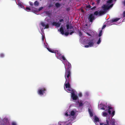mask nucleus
<instances>
[{
	"instance_id": "7ed1b4c3",
	"label": "nucleus",
	"mask_w": 125,
	"mask_h": 125,
	"mask_svg": "<svg viewBox=\"0 0 125 125\" xmlns=\"http://www.w3.org/2000/svg\"><path fill=\"white\" fill-rule=\"evenodd\" d=\"M65 78L66 80L64 86L66 88H69L71 87L69 82L71 80V76H65Z\"/></svg>"
},
{
	"instance_id": "423d86ee",
	"label": "nucleus",
	"mask_w": 125,
	"mask_h": 125,
	"mask_svg": "<svg viewBox=\"0 0 125 125\" xmlns=\"http://www.w3.org/2000/svg\"><path fill=\"white\" fill-rule=\"evenodd\" d=\"M88 19L90 22H92L95 19V17L92 14H91L88 16Z\"/></svg>"
},
{
	"instance_id": "393cba45",
	"label": "nucleus",
	"mask_w": 125,
	"mask_h": 125,
	"mask_svg": "<svg viewBox=\"0 0 125 125\" xmlns=\"http://www.w3.org/2000/svg\"><path fill=\"white\" fill-rule=\"evenodd\" d=\"M94 14L96 15H99V12H98V11H96L94 12Z\"/></svg>"
},
{
	"instance_id": "864d4df0",
	"label": "nucleus",
	"mask_w": 125,
	"mask_h": 125,
	"mask_svg": "<svg viewBox=\"0 0 125 125\" xmlns=\"http://www.w3.org/2000/svg\"><path fill=\"white\" fill-rule=\"evenodd\" d=\"M95 8H96V7H95V6H94V7H93V8L91 9H92V10H93V9H95Z\"/></svg>"
},
{
	"instance_id": "c9c22d12",
	"label": "nucleus",
	"mask_w": 125,
	"mask_h": 125,
	"mask_svg": "<svg viewBox=\"0 0 125 125\" xmlns=\"http://www.w3.org/2000/svg\"><path fill=\"white\" fill-rule=\"evenodd\" d=\"M53 6V5L52 4H50L48 5V7L49 8H50L51 7H52Z\"/></svg>"
},
{
	"instance_id": "5701e85b",
	"label": "nucleus",
	"mask_w": 125,
	"mask_h": 125,
	"mask_svg": "<svg viewBox=\"0 0 125 125\" xmlns=\"http://www.w3.org/2000/svg\"><path fill=\"white\" fill-rule=\"evenodd\" d=\"M115 122L114 120H112L110 124L112 125H115Z\"/></svg>"
},
{
	"instance_id": "f3484780",
	"label": "nucleus",
	"mask_w": 125,
	"mask_h": 125,
	"mask_svg": "<svg viewBox=\"0 0 125 125\" xmlns=\"http://www.w3.org/2000/svg\"><path fill=\"white\" fill-rule=\"evenodd\" d=\"M105 11L103 10H100L99 12V15H101L105 13Z\"/></svg>"
},
{
	"instance_id": "9b49d317",
	"label": "nucleus",
	"mask_w": 125,
	"mask_h": 125,
	"mask_svg": "<svg viewBox=\"0 0 125 125\" xmlns=\"http://www.w3.org/2000/svg\"><path fill=\"white\" fill-rule=\"evenodd\" d=\"M88 44L90 47L93 46L94 45V43L93 42V40H91L88 43Z\"/></svg>"
},
{
	"instance_id": "052dcab7",
	"label": "nucleus",
	"mask_w": 125,
	"mask_h": 125,
	"mask_svg": "<svg viewBox=\"0 0 125 125\" xmlns=\"http://www.w3.org/2000/svg\"><path fill=\"white\" fill-rule=\"evenodd\" d=\"M124 1H125V0Z\"/></svg>"
},
{
	"instance_id": "412c9836",
	"label": "nucleus",
	"mask_w": 125,
	"mask_h": 125,
	"mask_svg": "<svg viewBox=\"0 0 125 125\" xmlns=\"http://www.w3.org/2000/svg\"><path fill=\"white\" fill-rule=\"evenodd\" d=\"M55 5L56 7L58 8L61 5L60 3H56L55 4Z\"/></svg>"
},
{
	"instance_id": "a211bd4d",
	"label": "nucleus",
	"mask_w": 125,
	"mask_h": 125,
	"mask_svg": "<svg viewBox=\"0 0 125 125\" xmlns=\"http://www.w3.org/2000/svg\"><path fill=\"white\" fill-rule=\"evenodd\" d=\"M34 5L36 6H38L39 5V2L37 1H35L34 3Z\"/></svg>"
},
{
	"instance_id": "aec40b11",
	"label": "nucleus",
	"mask_w": 125,
	"mask_h": 125,
	"mask_svg": "<svg viewBox=\"0 0 125 125\" xmlns=\"http://www.w3.org/2000/svg\"><path fill=\"white\" fill-rule=\"evenodd\" d=\"M47 49L48 50V51L49 52H51L53 53H56V52H55V51H53V50H52L51 49H50L49 48H47Z\"/></svg>"
},
{
	"instance_id": "de8ad7c7",
	"label": "nucleus",
	"mask_w": 125,
	"mask_h": 125,
	"mask_svg": "<svg viewBox=\"0 0 125 125\" xmlns=\"http://www.w3.org/2000/svg\"><path fill=\"white\" fill-rule=\"evenodd\" d=\"M113 5V4H112L111 5H110L109 6H108V7H110V8L111 7H112Z\"/></svg>"
},
{
	"instance_id": "a18cd8bd",
	"label": "nucleus",
	"mask_w": 125,
	"mask_h": 125,
	"mask_svg": "<svg viewBox=\"0 0 125 125\" xmlns=\"http://www.w3.org/2000/svg\"><path fill=\"white\" fill-rule=\"evenodd\" d=\"M89 46V45H85L84 46V47L85 48H88Z\"/></svg>"
},
{
	"instance_id": "f257e3e1",
	"label": "nucleus",
	"mask_w": 125,
	"mask_h": 125,
	"mask_svg": "<svg viewBox=\"0 0 125 125\" xmlns=\"http://www.w3.org/2000/svg\"><path fill=\"white\" fill-rule=\"evenodd\" d=\"M67 28V30H69V29H72V31L70 33L68 32H66L65 33H64L63 29V27L61 26L59 30V31L61 32V33L62 35L64 34L65 35L67 36H68L69 34L70 35H72L73 33H74V29L73 27L72 26H69V25L68 24H67L66 25Z\"/></svg>"
},
{
	"instance_id": "72a5a7b5",
	"label": "nucleus",
	"mask_w": 125,
	"mask_h": 125,
	"mask_svg": "<svg viewBox=\"0 0 125 125\" xmlns=\"http://www.w3.org/2000/svg\"><path fill=\"white\" fill-rule=\"evenodd\" d=\"M62 59L63 60H66V58L64 57V56H62Z\"/></svg>"
},
{
	"instance_id": "4be33fe9",
	"label": "nucleus",
	"mask_w": 125,
	"mask_h": 125,
	"mask_svg": "<svg viewBox=\"0 0 125 125\" xmlns=\"http://www.w3.org/2000/svg\"><path fill=\"white\" fill-rule=\"evenodd\" d=\"M79 35L80 37H81L83 35V33L80 31H78Z\"/></svg>"
},
{
	"instance_id": "b1692460",
	"label": "nucleus",
	"mask_w": 125,
	"mask_h": 125,
	"mask_svg": "<svg viewBox=\"0 0 125 125\" xmlns=\"http://www.w3.org/2000/svg\"><path fill=\"white\" fill-rule=\"evenodd\" d=\"M102 31H103L102 30H101L100 31V32L99 33V34L98 35L99 37H100L102 36Z\"/></svg>"
},
{
	"instance_id": "58836bf2",
	"label": "nucleus",
	"mask_w": 125,
	"mask_h": 125,
	"mask_svg": "<svg viewBox=\"0 0 125 125\" xmlns=\"http://www.w3.org/2000/svg\"><path fill=\"white\" fill-rule=\"evenodd\" d=\"M26 9L27 10H31V9H30V8L28 7H26Z\"/></svg>"
},
{
	"instance_id": "cd10ccee",
	"label": "nucleus",
	"mask_w": 125,
	"mask_h": 125,
	"mask_svg": "<svg viewBox=\"0 0 125 125\" xmlns=\"http://www.w3.org/2000/svg\"><path fill=\"white\" fill-rule=\"evenodd\" d=\"M29 3L30 4V5L32 6V8L33 9V8L32 7V6L33 5V4L32 3V2L31 1H29Z\"/></svg>"
},
{
	"instance_id": "13d9d810",
	"label": "nucleus",
	"mask_w": 125,
	"mask_h": 125,
	"mask_svg": "<svg viewBox=\"0 0 125 125\" xmlns=\"http://www.w3.org/2000/svg\"><path fill=\"white\" fill-rule=\"evenodd\" d=\"M64 89H65V88L64 86Z\"/></svg>"
},
{
	"instance_id": "20e7f679",
	"label": "nucleus",
	"mask_w": 125,
	"mask_h": 125,
	"mask_svg": "<svg viewBox=\"0 0 125 125\" xmlns=\"http://www.w3.org/2000/svg\"><path fill=\"white\" fill-rule=\"evenodd\" d=\"M46 91V89L45 88H40L38 90L37 93L39 94L42 95L45 93V92Z\"/></svg>"
},
{
	"instance_id": "dca6fc26",
	"label": "nucleus",
	"mask_w": 125,
	"mask_h": 125,
	"mask_svg": "<svg viewBox=\"0 0 125 125\" xmlns=\"http://www.w3.org/2000/svg\"><path fill=\"white\" fill-rule=\"evenodd\" d=\"M67 91L68 92H74L73 91V90L71 87L70 88H68L67 89Z\"/></svg>"
},
{
	"instance_id": "ddd939ff",
	"label": "nucleus",
	"mask_w": 125,
	"mask_h": 125,
	"mask_svg": "<svg viewBox=\"0 0 125 125\" xmlns=\"http://www.w3.org/2000/svg\"><path fill=\"white\" fill-rule=\"evenodd\" d=\"M75 114V112L73 111H72L71 112L70 114L69 115L70 117L71 116H74Z\"/></svg>"
},
{
	"instance_id": "c756f323",
	"label": "nucleus",
	"mask_w": 125,
	"mask_h": 125,
	"mask_svg": "<svg viewBox=\"0 0 125 125\" xmlns=\"http://www.w3.org/2000/svg\"><path fill=\"white\" fill-rule=\"evenodd\" d=\"M32 11L34 13L36 12L37 11V10L36 9H35V10L32 9Z\"/></svg>"
},
{
	"instance_id": "37998d69",
	"label": "nucleus",
	"mask_w": 125,
	"mask_h": 125,
	"mask_svg": "<svg viewBox=\"0 0 125 125\" xmlns=\"http://www.w3.org/2000/svg\"><path fill=\"white\" fill-rule=\"evenodd\" d=\"M123 17L124 18L125 16V11H124L123 12Z\"/></svg>"
},
{
	"instance_id": "6ab92c4d",
	"label": "nucleus",
	"mask_w": 125,
	"mask_h": 125,
	"mask_svg": "<svg viewBox=\"0 0 125 125\" xmlns=\"http://www.w3.org/2000/svg\"><path fill=\"white\" fill-rule=\"evenodd\" d=\"M89 113V114L90 116L91 117H92L93 116V113L89 109H88Z\"/></svg>"
},
{
	"instance_id": "5fc2aeb1",
	"label": "nucleus",
	"mask_w": 125,
	"mask_h": 125,
	"mask_svg": "<svg viewBox=\"0 0 125 125\" xmlns=\"http://www.w3.org/2000/svg\"><path fill=\"white\" fill-rule=\"evenodd\" d=\"M2 125H6L5 124H2Z\"/></svg>"
},
{
	"instance_id": "a878e982",
	"label": "nucleus",
	"mask_w": 125,
	"mask_h": 125,
	"mask_svg": "<svg viewBox=\"0 0 125 125\" xmlns=\"http://www.w3.org/2000/svg\"><path fill=\"white\" fill-rule=\"evenodd\" d=\"M101 42V38H99V40H98V41L97 42V44H99Z\"/></svg>"
},
{
	"instance_id": "6e6d98bb",
	"label": "nucleus",
	"mask_w": 125,
	"mask_h": 125,
	"mask_svg": "<svg viewBox=\"0 0 125 125\" xmlns=\"http://www.w3.org/2000/svg\"><path fill=\"white\" fill-rule=\"evenodd\" d=\"M124 5H125V1H124Z\"/></svg>"
},
{
	"instance_id": "bf43d9fd",
	"label": "nucleus",
	"mask_w": 125,
	"mask_h": 125,
	"mask_svg": "<svg viewBox=\"0 0 125 125\" xmlns=\"http://www.w3.org/2000/svg\"><path fill=\"white\" fill-rule=\"evenodd\" d=\"M82 11H83V10H82Z\"/></svg>"
},
{
	"instance_id": "c03bdc74",
	"label": "nucleus",
	"mask_w": 125,
	"mask_h": 125,
	"mask_svg": "<svg viewBox=\"0 0 125 125\" xmlns=\"http://www.w3.org/2000/svg\"><path fill=\"white\" fill-rule=\"evenodd\" d=\"M100 0H97L96 2H97V3L98 4L99 3L100 1Z\"/></svg>"
},
{
	"instance_id": "c85d7f7f",
	"label": "nucleus",
	"mask_w": 125,
	"mask_h": 125,
	"mask_svg": "<svg viewBox=\"0 0 125 125\" xmlns=\"http://www.w3.org/2000/svg\"><path fill=\"white\" fill-rule=\"evenodd\" d=\"M79 105L80 106H81L83 105V104L81 102H79Z\"/></svg>"
},
{
	"instance_id": "f8f14e48",
	"label": "nucleus",
	"mask_w": 125,
	"mask_h": 125,
	"mask_svg": "<svg viewBox=\"0 0 125 125\" xmlns=\"http://www.w3.org/2000/svg\"><path fill=\"white\" fill-rule=\"evenodd\" d=\"M56 55H57V57L58 59H62V55L60 53L57 52L56 54Z\"/></svg>"
},
{
	"instance_id": "4d7b16f0",
	"label": "nucleus",
	"mask_w": 125,
	"mask_h": 125,
	"mask_svg": "<svg viewBox=\"0 0 125 125\" xmlns=\"http://www.w3.org/2000/svg\"><path fill=\"white\" fill-rule=\"evenodd\" d=\"M21 5H22L21 4H20V6H21Z\"/></svg>"
},
{
	"instance_id": "f03ea898",
	"label": "nucleus",
	"mask_w": 125,
	"mask_h": 125,
	"mask_svg": "<svg viewBox=\"0 0 125 125\" xmlns=\"http://www.w3.org/2000/svg\"><path fill=\"white\" fill-rule=\"evenodd\" d=\"M66 65L67 66L66 68L65 66V72L64 76H71V64L69 62H68L66 63Z\"/></svg>"
},
{
	"instance_id": "6e6552de",
	"label": "nucleus",
	"mask_w": 125,
	"mask_h": 125,
	"mask_svg": "<svg viewBox=\"0 0 125 125\" xmlns=\"http://www.w3.org/2000/svg\"><path fill=\"white\" fill-rule=\"evenodd\" d=\"M102 8L104 10L105 12L107 10L110 9V7L105 5H104L102 6Z\"/></svg>"
},
{
	"instance_id": "1a4fd4ad",
	"label": "nucleus",
	"mask_w": 125,
	"mask_h": 125,
	"mask_svg": "<svg viewBox=\"0 0 125 125\" xmlns=\"http://www.w3.org/2000/svg\"><path fill=\"white\" fill-rule=\"evenodd\" d=\"M41 24L42 26L43 27H45L44 29H48L49 28V25L48 24H47L46 25H45L44 22H42L41 23Z\"/></svg>"
},
{
	"instance_id": "f704fd0d",
	"label": "nucleus",
	"mask_w": 125,
	"mask_h": 125,
	"mask_svg": "<svg viewBox=\"0 0 125 125\" xmlns=\"http://www.w3.org/2000/svg\"><path fill=\"white\" fill-rule=\"evenodd\" d=\"M78 96L79 97H82V93H80L78 94Z\"/></svg>"
},
{
	"instance_id": "603ef678",
	"label": "nucleus",
	"mask_w": 125,
	"mask_h": 125,
	"mask_svg": "<svg viewBox=\"0 0 125 125\" xmlns=\"http://www.w3.org/2000/svg\"><path fill=\"white\" fill-rule=\"evenodd\" d=\"M44 39V36L43 35H42V40H43Z\"/></svg>"
},
{
	"instance_id": "79ce46f5",
	"label": "nucleus",
	"mask_w": 125,
	"mask_h": 125,
	"mask_svg": "<svg viewBox=\"0 0 125 125\" xmlns=\"http://www.w3.org/2000/svg\"><path fill=\"white\" fill-rule=\"evenodd\" d=\"M12 125H16V124L15 122H13L12 123Z\"/></svg>"
},
{
	"instance_id": "2f4dec72",
	"label": "nucleus",
	"mask_w": 125,
	"mask_h": 125,
	"mask_svg": "<svg viewBox=\"0 0 125 125\" xmlns=\"http://www.w3.org/2000/svg\"><path fill=\"white\" fill-rule=\"evenodd\" d=\"M113 0H108L107 1V3H111L112 2V1Z\"/></svg>"
},
{
	"instance_id": "9d476101",
	"label": "nucleus",
	"mask_w": 125,
	"mask_h": 125,
	"mask_svg": "<svg viewBox=\"0 0 125 125\" xmlns=\"http://www.w3.org/2000/svg\"><path fill=\"white\" fill-rule=\"evenodd\" d=\"M61 25V23L59 22L57 23L56 22H53L52 23V25L55 26L57 27H59Z\"/></svg>"
},
{
	"instance_id": "7c9ffc66",
	"label": "nucleus",
	"mask_w": 125,
	"mask_h": 125,
	"mask_svg": "<svg viewBox=\"0 0 125 125\" xmlns=\"http://www.w3.org/2000/svg\"><path fill=\"white\" fill-rule=\"evenodd\" d=\"M4 55L3 53H1L0 54V57H1L3 58V57H4Z\"/></svg>"
},
{
	"instance_id": "473e14b6",
	"label": "nucleus",
	"mask_w": 125,
	"mask_h": 125,
	"mask_svg": "<svg viewBox=\"0 0 125 125\" xmlns=\"http://www.w3.org/2000/svg\"><path fill=\"white\" fill-rule=\"evenodd\" d=\"M43 8V7H41L38 10V11H40V10H41Z\"/></svg>"
},
{
	"instance_id": "4468645a",
	"label": "nucleus",
	"mask_w": 125,
	"mask_h": 125,
	"mask_svg": "<svg viewBox=\"0 0 125 125\" xmlns=\"http://www.w3.org/2000/svg\"><path fill=\"white\" fill-rule=\"evenodd\" d=\"M94 121L95 122H99V120L97 117L95 116L94 117Z\"/></svg>"
},
{
	"instance_id": "bb28decb",
	"label": "nucleus",
	"mask_w": 125,
	"mask_h": 125,
	"mask_svg": "<svg viewBox=\"0 0 125 125\" xmlns=\"http://www.w3.org/2000/svg\"><path fill=\"white\" fill-rule=\"evenodd\" d=\"M107 115V113L106 112H104L103 113V115L104 116H106Z\"/></svg>"
},
{
	"instance_id": "e433bc0d",
	"label": "nucleus",
	"mask_w": 125,
	"mask_h": 125,
	"mask_svg": "<svg viewBox=\"0 0 125 125\" xmlns=\"http://www.w3.org/2000/svg\"><path fill=\"white\" fill-rule=\"evenodd\" d=\"M59 21L60 22H62L64 21V20L63 19H60Z\"/></svg>"
},
{
	"instance_id": "a19ab883",
	"label": "nucleus",
	"mask_w": 125,
	"mask_h": 125,
	"mask_svg": "<svg viewBox=\"0 0 125 125\" xmlns=\"http://www.w3.org/2000/svg\"><path fill=\"white\" fill-rule=\"evenodd\" d=\"M65 115L66 116H68L69 115L68 114V112H66V113H65Z\"/></svg>"
},
{
	"instance_id": "ea45409f",
	"label": "nucleus",
	"mask_w": 125,
	"mask_h": 125,
	"mask_svg": "<svg viewBox=\"0 0 125 125\" xmlns=\"http://www.w3.org/2000/svg\"><path fill=\"white\" fill-rule=\"evenodd\" d=\"M106 27V25H104L102 28V30H103V29H104Z\"/></svg>"
},
{
	"instance_id": "2eb2a0df",
	"label": "nucleus",
	"mask_w": 125,
	"mask_h": 125,
	"mask_svg": "<svg viewBox=\"0 0 125 125\" xmlns=\"http://www.w3.org/2000/svg\"><path fill=\"white\" fill-rule=\"evenodd\" d=\"M120 19V18H119L113 19H112V21L113 22H116L119 20Z\"/></svg>"
},
{
	"instance_id": "3c124183",
	"label": "nucleus",
	"mask_w": 125,
	"mask_h": 125,
	"mask_svg": "<svg viewBox=\"0 0 125 125\" xmlns=\"http://www.w3.org/2000/svg\"><path fill=\"white\" fill-rule=\"evenodd\" d=\"M104 124V123H100V125H103Z\"/></svg>"
},
{
	"instance_id": "4c0bfd02",
	"label": "nucleus",
	"mask_w": 125,
	"mask_h": 125,
	"mask_svg": "<svg viewBox=\"0 0 125 125\" xmlns=\"http://www.w3.org/2000/svg\"><path fill=\"white\" fill-rule=\"evenodd\" d=\"M91 7L90 5H88L86 6V7L88 8H91Z\"/></svg>"
},
{
	"instance_id": "49530a36",
	"label": "nucleus",
	"mask_w": 125,
	"mask_h": 125,
	"mask_svg": "<svg viewBox=\"0 0 125 125\" xmlns=\"http://www.w3.org/2000/svg\"><path fill=\"white\" fill-rule=\"evenodd\" d=\"M101 109L104 110H105V108H104V107H102L101 108Z\"/></svg>"
},
{
	"instance_id": "8fccbe9b",
	"label": "nucleus",
	"mask_w": 125,
	"mask_h": 125,
	"mask_svg": "<svg viewBox=\"0 0 125 125\" xmlns=\"http://www.w3.org/2000/svg\"><path fill=\"white\" fill-rule=\"evenodd\" d=\"M86 34L88 35L89 36H91V35L89 33H87Z\"/></svg>"
},
{
	"instance_id": "0eeeda50",
	"label": "nucleus",
	"mask_w": 125,
	"mask_h": 125,
	"mask_svg": "<svg viewBox=\"0 0 125 125\" xmlns=\"http://www.w3.org/2000/svg\"><path fill=\"white\" fill-rule=\"evenodd\" d=\"M71 97L73 100H76L78 98V97L75 94L74 92L71 93Z\"/></svg>"
},
{
	"instance_id": "39448f33",
	"label": "nucleus",
	"mask_w": 125,
	"mask_h": 125,
	"mask_svg": "<svg viewBox=\"0 0 125 125\" xmlns=\"http://www.w3.org/2000/svg\"><path fill=\"white\" fill-rule=\"evenodd\" d=\"M108 112L109 114H111L112 116H113L115 114V111L114 110L113 108L111 106H108Z\"/></svg>"
},
{
	"instance_id": "09e8293b",
	"label": "nucleus",
	"mask_w": 125,
	"mask_h": 125,
	"mask_svg": "<svg viewBox=\"0 0 125 125\" xmlns=\"http://www.w3.org/2000/svg\"><path fill=\"white\" fill-rule=\"evenodd\" d=\"M103 107H104V108H106L107 107L105 105H103Z\"/></svg>"
}]
</instances>
